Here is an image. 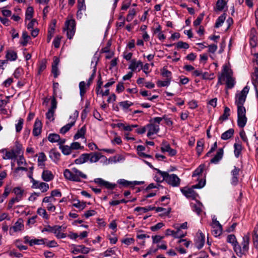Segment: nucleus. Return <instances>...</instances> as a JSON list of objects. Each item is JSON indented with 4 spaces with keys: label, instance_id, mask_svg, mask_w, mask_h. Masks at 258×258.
Masks as SVG:
<instances>
[{
    "label": "nucleus",
    "instance_id": "nucleus-1",
    "mask_svg": "<svg viewBox=\"0 0 258 258\" xmlns=\"http://www.w3.org/2000/svg\"><path fill=\"white\" fill-rule=\"evenodd\" d=\"M205 168V165H200L192 173V176L195 178V180L199 181L197 184L192 185L191 187H184L181 189L182 194H195L194 189L201 188L203 187L206 184V179L205 177H203L202 173Z\"/></svg>",
    "mask_w": 258,
    "mask_h": 258
},
{
    "label": "nucleus",
    "instance_id": "nucleus-2",
    "mask_svg": "<svg viewBox=\"0 0 258 258\" xmlns=\"http://www.w3.org/2000/svg\"><path fill=\"white\" fill-rule=\"evenodd\" d=\"M63 175L67 179L75 182L81 181L82 178H87L86 174L75 167L71 170L66 169L63 171Z\"/></svg>",
    "mask_w": 258,
    "mask_h": 258
},
{
    "label": "nucleus",
    "instance_id": "nucleus-3",
    "mask_svg": "<svg viewBox=\"0 0 258 258\" xmlns=\"http://www.w3.org/2000/svg\"><path fill=\"white\" fill-rule=\"evenodd\" d=\"M249 241L250 234L247 233L242 237V241L241 244V246L238 243L237 247L235 248L234 252L238 256L241 257L243 255H245L248 251Z\"/></svg>",
    "mask_w": 258,
    "mask_h": 258
},
{
    "label": "nucleus",
    "instance_id": "nucleus-4",
    "mask_svg": "<svg viewBox=\"0 0 258 258\" xmlns=\"http://www.w3.org/2000/svg\"><path fill=\"white\" fill-rule=\"evenodd\" d=\"M158 173L161 176V181L165 180L169 184L173 186H178L180 184V179L174 174H169L167 172L162 171L157 169Z\"/></svg>",
    "mask_w": 258,
    "mask_h": 258
},
{
    "label": "nucleus",
    "instance_id": "nucleus-5",
    "mask_svg": "<svg viewBox=\"0 0 258 258\" xmlns=\"http://www.w3.org/2000/svg\"><path fill=\"white\" fill-rule=\"evenodd\" d=\"M94 182L98 186V187L92 188L93 191L96 193L101 192V188L112 190L117 187V184L105 181L101 178L94 179Z\"/></svg>",
    "mask_w": 258,
    "mask_h": 258
},
{
    "label": "nucleus",
    "instance_id": "nucleus-6",
    "mask_svg": "<svg viewBox=\"0 0 258 258\" xmlns=\"http://www.w3.org/2000/svg\"><path fill=\"white\" fill-rule=\"evenodd\" d=\"M249 88L248 86H245L239 92L237 93L235 97V104L237 109H245L243 104L245 102L247 95L249 92Z\"/></svg>",
    "mask_w": 258,
    "mask_h": 258
},
{
    "label": "nucleus",
    "instance_id": "nucleus-7",
    "mask_svg": "<svg viewBox=\"0 0 258 258\" xmlns=\"http://www.w3.org/2000/svg\"><path fill=\"white\" fill-rule=\"evenodd\" d=\"M143 181H130L124 179H118L117 181V183L120 186V187H130L133 190H134L133 192L135 193H138L141 191V188L140 187H136V186L143 184Z\"/></svg>",
    "mask_w": 258,
    "mask_h": 258
},
{
    "label": "nucleus",
    "instance_id": "nucleus-8",
    "mask_svg": "<svg viewBox=\"0 0 258 258\" xmlns=\"http://www.w3.org/2000/svg\"><path fill=\"white\" fill-rule=\"evenodd\" d=\"M64 31H67L68 38L71 39L75 35L76 31V22L74 19L67 20L65 22Z\"/></svg>",
    "mask_w": 258,
    "mask_h": 258
},
{
    "label": "nucleus",
    "instance_id": "nucleus-9",
    "mask_svg": "<svg viewBox=\"0 0 258 258\" xmlns=\"http://www.w3.org/2000/svg\"><path fill=\"white\" fill-rule=\"evenodd\" d=\"M24 229V221L22 218H19L14 225L9 228L10 235H14L15 233L22 231Z\"/></svg>",
    "mask_w": 258,
    "mask_h": 258
},
{
    "label": "nucleus",
    "instance_id": "nucleus-10",
    "mask_svg": "<svg viewBox=\"0 0 258 258\" xmlns=\"http://www.w3.org/2000/svg\"><path fill=\"white\" fill-rule=\"evenodd\" d=\"M247 121L246 116V109H237V125L240 128H243Z\"/></svg>",
    "mask_w": 258,
    "mask_h": 258
},
{
    "label": "nucleus",
    "instance_id": "nucleus-11",
    "mask_svg": "<svg viewBox=\"0 0 258 258\" xmlns=\"http://www.w3.org/2000/svg\"><path fill=\"white\" fill-rule=\"evenodd\" d=\"M198 195H185L187 198H191L193 200L190 202V206L193 211L197 213L198 215H200L202 211V204L195 199Z\"/></svg>",
    "mask_w": 258,
    "mask_h": 258
},
{
    "label": "nucleus",
    "instance_id": "nucleus-12",
    "mask_svg": "<svg viewBox=\"0 0 258 258\" xmlns=\"http://www.w3.org/2000/svg\"><path fill=\"white\" fill-rule=\"evenodd\" d=\"M23 194L24 189L20 186L14 187L11 183L7 184L5 187L3 194Z\"/></svg>",
    "mask_w": 258,
    "mask_h": 258
},
{
    "label": "nucleus",
    "instance_id": "nucleus-13",
    "mask_svg": "<svg viewBox=\"0 0 258 258\" xmlns=\"http://www.w3.org/2000/svg\"><path fill=\"white\" fill-rule=\"evenodd\" d=\"M73 247L72 253L73 254H77L78 253H82L83 254L88 253L91 249L89 247H86L83 245H75L73 244Z\"/></svg>",
    "mask_w": 258,
    "mask_h": 258
},
{
    "label": "nucleus",
    "instance_id": "nucleus-14",
    "mask_svg": "<svg viewBox=\"0 0 258 258\" xmlns=\"http://www.w3.org/2000/svg\"><path fill=\"white\" fill-rule=\"evenodd\" d=\"M146 130H148L147 136L150 138H151L153 135L157 134L160 130L159 125H156V124L154 123H148L146 125Z\"/></svg>",
    "mask_w": 258,
    "mask_h": 258
},
{
    "label": "nucleus",
    "instance_id": "nucleus-15",
    "mask_svg": "<svg viewBox=\"0 0 258 258\" xmlns=\"http://www.w3.org/2000/svg\"><path fill=\"white\" fill-rule=\"evenodd\" d=\"M32 187L33 188H38L42 192H46L49 188V185L48 184L45 182H41L40 181L33 179Z\"/></svg>",
    "mask_w": 258,
    "mask_h": 258
},
{
    "label": "nucleus",
    "instance_id": "nucleus-16",
    "mask_svg": "<svg viewBox=\"0 0 258 258\" xmlns=\"http://www.w3.org/2000/svg\"><path fill=\"white\" fill-rule=\"evenodd\" d=\"M256 30L254 28H252L251 30L250 34L249 36V45L251 47V50L254 49L256 51V47L257 43V38L255 35Z\"/></svg>",
    "mask_w": 258,
    "mask_h": 258
},
{
    "label": "nucleus",
    "instance_id": "nucleus-17",
    "mask_svg": "<svg viewBox=\"0 0 258 258\" xmlns=\"http://www.w3.org/2000/svg\"><path fill=\"white\" fill-rule=\"evenodd\" d=\"M252 83L254 86L255 94L258 96V68L255 67L251 75Z\"/></svg>",
    "mask_w": 258,
    "mask_h": 258
},
{
    "label": "nucleus",
    "instance_id": "nucleus-18",
    "mask_svg": "<svg viewBox=\"0 0 258 258\" xmlns=\"http://www.w3.org/2000/svg\"><path fill=\"white\" fill-rule=\"evenodd\" d=\"M42 123L38 118L36 119L34 124L32 133L34 136L37 137L40 135L42 131Z\"/></svg>",
    "mask_w": 258,
    "mask_h": 258
},
{
    "label": "nucleus",
    "instance_id": "nucleus-19",
    "mask_svg": "<svg viewBox=\"0 0 258 258\" xmlns=\"http://www.w3.org/2000/svg\"><path fill=\"white\" fill-rule=\"evenodd\" d=\"M59 59L56 56H54L53 58V61L52 63V70L51 72L55 78H56L59 75V72L58 69V66L59 63Z\"/></svg>",
    "mask_w": 258,
    "mask_h": 258
},
{
    "label": "nucleus",
    "instance_id": "nucleus-20",
    "mask_svg": "<svg viewBox=\"0 0 258 258\" xmlns=\"http://www.w3.org/2000/svg\"><path fill=\"white\" fill-rule=\"evenodd\" d=\"M240 169L236 166L234 167V169L231 171L232 175L231 183L232 185H235L238 182V175L239 174Z\"/></svg>",
    "mask_w": 258,
    "mask_h": 258
},
{
    "label": "nucleus",
    "instance_id": "nucleus-21",
    "mask_svg": "<svg viewBox=\"0 0 258 258\" xmlns=\"http://www.w3.org/2000/svg\"><path fill=\"white\" fill-rule=\"evenodd\" d=\"M1 152L4 154V155L3 157V159H13L17 157V155L16 154V153H15L14 149L11 150V151H8L7 149H3Z\"/></svg>",
    "mask_w": 258,
    "mask_h": 258
},
{
    "label": "nucleus",
    "instance_id": "nucleus-22",
    "mask_svg": "<svg viewBox=\"0 0 258 258\" xmlns=\"http://www.w3.org/2000/svg\"><path fill=\"white\" fill-rule=\"evenodd\" d=\"M142 67L143 63L141 60L137 61L134 59L131 60L128 69L132 71H135L138 69V71H140L142 69Z\"/></svg>",
    "mask_w": 258,
    "mask_h": 258
},
{
    "label": "nucleus",
    "instance_id": "nucleus-23",
    "mask_svg": "<svg viewBox=\"0 0 258 258\" xmlns=\"http://www.w3.org/2000/svg\"><path fill=\"white\" fill-rule=\"evenodd\" d=\"M78 11L77 13V17L81 18L83 12H85L86 10V7L85 4V0H78L77 1Z\"/></svg>",
    "mask_w": 258,
    "mask_h": 258
},
{
    "label": "nucleus",
    "instance_id": "nucleus-24",
    "mask_svg": "<svg viewBox=\"0 0 258 258\" xmlns=\"http://www.w3.org/2000/svg\"><path fill=\"white\" fill-rule=\"evenodd\" d=\"M41 177L44 181L48 182L54 178V175L51 171L44 168L42 173Z\"/></svg>",
    "mask_w": 258,
    "mask_h": 258
},
{
    "label": "nucleus",
    "instance_id": "nucleus-25",
    "mask_svg": "<svg viewBox=\"0 0 258 258\" xmlns=\"http://www.w3.org/2000/svg\"><path fill=\"white\" fill-rule=\"evenodd\" d=\"M205 243V236L201 232L198 233V237L196 241V246L199 249L202 248Z\"/></svg>",
    "mask_w": 258,
    "mask_h": 258
},
{
    "label": "nucleus",
    "instance_id": "nucleus-26",
    "mask_svg": "<svg viewBox=\"0 0 258 258\" xmlns=\"http://www.w3.org/2000/svg\"><path fill=\"white\" fill-rule=\"evenodd\" d=\"M47 160L46 155L43 152H40L38 154L37 160L38 166L40 168L44 169L45 166V161Z\"/></svg>",
    "mask_w": 258,
    "mask_h": 258
},
{
    "label": "nucleus",
    "instance_id": "nucleus-27",
    "mask_svg": "<svg viewBox=\"0 0 258 258\" xmlns=\"http://www.w3.org/2000/svg\"><path fill=\"white\" fill-rule=\"evenodd\" d=\"M49 156L54 162L57 163L60 159V154L56 149H52L49 151Z\"/></svg>",
    "mask_w": 258,
    "mask_h": 258
},
{
    "label": "nucleus",
    "instance_id": "nucleus-28",
    "mask_svg": "<svg viewBox=\"0 0 258 258\" xmlns=\"http://www.w3.org/2000/svg\"><path fill=\"white\" fill-rule=\"evenodd\" d=\"M62 229L61 226L55 225L53 233L58 239L64 238L67 237L66 233L61 232Z\"/></svg>",
    "mask_w": 258,
    "mask_h": 258
},
{
    "label": "nucleus",
    "instance_id": "nucleus-29",
    "mask_svg": "<svg viewBox=\"0 0 258 258\" xmlns=\"http://www.w3.org/2000/svg\"><path fill=\"white\" fill-rule=\"evenodd\" d=\"M226 241L231 244L235 251V248L238 243L235 236L234 234L228 235L226 238Z\"/></svg>",
    "mask_w": 258,
    "mask_h": 258
},
{
    "label": "nucleus",
    "instance_id": "nucleus-30",
    "mask_svg": "<svg viewBox=\"0 0 258 258\" xmlns=\"http://www.w3.org/2000/svg\"><path fill=\"white\" fill-rule=\"evenodd\" d=\"M224 151L223 148H219L215 156L211 159V163L216 164L223 157Z\"/></svg>",
    "mask_w": 258,
    "mask_h": 258
},
{
    "label": "nucleus",
    "instance_id": "nucleus-31",
    "mask_svg": "<svg viewBox=\"0 0 258 258\" xmlns=\"http://www.w3.org/2000/svg\"><path fill=\"white\" fill-rule=\"evenodd\" d=\"M86 132V127L85 125L82 126L78 130L77 133L74 136V139L77 140L80 138L85 139V135Z\"/></svg>",
    "mask_w": 258,
    "mask_h": 258
},
{
    "label": "nucleus",
    "instance_id": "nucleus-32",
    "mask_svg": "<svg viewBox=\"0 0 258 258\" xmlns=\"http://www.w3.org/2000/svg\"><path fill=\"white\" fill-rule=\"evenodd\" d=\"M90 158V154L85 153L82 154L79 158L75 160V163L77 164H81L86 162Z\"/></svg>",
    "mask_w": 258,
    "mask_h": 258
},
{
    "label": "nucleus",
    "instance_id": "nucleus-33",
    "mask_svg": "<svg viewBox=\"0 0 258 258\" xmlns=\"http://www.w3.org/2000/svg\"><path fill=\"white\" fill-rule=\"evenodd\" d=\"M229 69L228 67L225 65L223 66L222 72L221 76H219L218 80V84H222V80L224 79L225 77H226L227 75H230Z\"/></svg>",
    "mask_w": 258,
    "mask_h": 258
},
{
    "label": "nucleus",
    "instance_id": "nucleus-34",
    "mask_svg": "<svg viewBox=\"0 0 258 258\" xmlns=\"http://www.w3.org/2000/svg\"><path fill=\"white\" fill-rule=\"evenodd\" d=\"M6 57L8 60L15 61L17 59L18 56L16 51L12 50L7 51Z\"/></svg>",
    "mask_w": 258,
    "mask_h": 258
},
{
    "label": "nucleus",
    "instance_id": "nucleus-35",
    "mask_svg": "<svg viewBox=\"0 0 258 258\" xmlns=\"http://www.w3.org/2000/svg\"><path fill=\"white\" fill-rule=\"evenodd\" d=\"M75 122L76 120L75 118H74L73 120L70 123L66 124L60 129V133L62 134H65L71 129L73 126L75 125Z\"/></svg>",
    "mask_w": 258,
    "mask_h": 258
},
{
    "label": "nucleus",
    "instance_id": "nucleus-36",
    "mask_svg": "<svg viewBox=\"0 0 258 258\" xmlns=\"http://www.w3.org/2000/svg\"><path fill=\"white\" fill-rule=\"evenodd\" d=\"M155 209L156 212H163L162 214H161V216H163V215H168L170 211H171V208H162V207H157V208H156V207H149V210H154Z\"/></svg>",
    "mask_w": 258,
    "mask_h": 258
},
{
    "label": "nucleus",
    "instance_id": "nucleus-37",
    "mask_svg": "<svg viewBox=\"0 0 258 258\" xmlns=\"http://www.w3.org/2000/svg\"><path fill=\"white\" fill-rule=\"evenodd\" d=\"M173 227L176 229V231H175L174 238H181L185 236V233H183L181 230L178 228V224H174Z\"/></svg>",
    "mask_w": 258,
    "mask_h": 258
},
{
    "label": "nucleus",
    "instance_id": "nucleus-38",
    "mask_svg": "<svg viewBox=\"0 0 258 258\" xmlns=\"http://www.w3.org/2000/svg\"><path fill=\"white\" fill-rule=\"evenodd\" d=\"M227 5L225 0H218L216 7L214 8L215 11H222L224 10L225 6Z\"/></svg>",
    "mask_w": 258,
    "mask_h": 258
},
{
    "label": "nucleus",
    "instance_id": "nucleus-39",
    "mask_svg": "<svg viewBox=\"0 0 258 258\" xmlns=\"http://www.w3.org/2000/svg\"><path fill=\"white\" fill-rule=\"evenodd\" d=\"M234 133V129L230 128L221 135V138L223 140H227L231 138L233 136Z\"/></svg>",
    "mask_w": 258,
    "mask_h": 258
},
{
    "label": "nucleus",
    "instance_id": "nucleus-40",
    "mask_svg": "<svg viewBox=\"0 0 258 258\" xmlns=\"http://www.w3.org/2000/svg\"><path fill=\"white\" fill-rule=\"evenodd\" d=\"M204 141L203 139H201L198 141L197 143L196 150L198 156H201L204 149Z\"/></svg>",
    "mask_w": 258,
    "mask_h": 258
},
{
    "label": "nucleus",
    "instance_id": "nucleus-41",
    "mask_svg": "<svg viewBox=\"0 0 258 258\" xmlns=\"http://www.w3.org/2000/svg\"><path fill=\"white\" fill-rule=\"evenodd\" d=\"M235 84L234 79L230 75H227L226 76V87L228 89L232 88Z\"/></svg>",
    "mask_w": 258,
    "mask_h": 258
},
{
    "label": "nucleus",
    "instance_id": "nucleus-42",
    "mask_svg": "<svg viewBox=\"0 0 258 258\" xmlns=\"http://www.w3.org/2000/svg\"><path fill=\"white\" fill-rule=\"evenodd\" d=\"M230 110L229 108H228L227 106L225 107L224 113L221 116H220L219 120L221 121V122H223V121L228 119V117L230 116Z\"/></svg>",
    "mask_w": 258,
    "mask_h": 258
},
{
    "label": "nucleus",
    "instance_id": "nucleus-43",
    "mask_svg": "<svg viewBox=\"0 0 258 258\" xmlns=\"http://www.w3.org/2000/svg\"><path fill=\"white\" fill-rule=\"evenodd\" d=\"M226 19V14L224 13L220 16H219L216 20L215 24V28H219L221 27L224 22Z\"/></svg>",
    "mask_w": 258,
    "mask_h": 258
},
{
    "label": "nucleus",
    "instance_id": "nucleus-44",
    "mask_svg": "<svg viewBox=\"0 0 258 258\" xmlns=\"http://www.w3.org/2000/svg\"><path fill=\"white\" fill-rule=\"evenodd\" d=\"M34 13V9L32 7H29L27 8L26 13H25V22L27 20H30L33 16Z\"/></svg>",
    "mask_w": 258,
    "mask_h": 258
},
{
    "label": "nucleus",
    "instance_id": "nucleus-45",
    "mask_svg": "<svg viewBox=\"0 0 258 258\" xmlns=\"http://www.w3.org/2000/svg\"><path fill=\"white\" fill-rule=\"evenodd\" d=\"M161 75L166 79H172V73L171 72L168 71L166 67L163 68V69L161 70Z\"/></svg>",
    "mask_w": 258,
    "mask_h": 258
},
{
    "label": "nucleus",
    "instance_id": "nucleus-46",
    "mask_svg": "<svg viewBox=\"0 0 258 258\" xmlns=\"http://www.w3.org/2000/svg\"><path fill=\"white\" fill-rule=\"evenodd\" d=\"M234 153L235 156L236 158L239 157L242 151V145L238 143H235L234 144Z\"/></svg>",
    "mask_w": 258,
    "mask_h": 258
},
{
    "label": "nucleus",
    "instance_id": "nucleus-47",
    "mask_svg": "<svg viewBox=\"0 0 258 258\" xmlns=\"http://www.w3.org/2000/svg\"><path fill=\"white\" fill-rule=\"evenodd\" d=\"M14 245L20 250H26L28 249V247L27 246L24 245L22 244V241L21 239H16L14 242Z\"/></svg>",
    "mask_w": 258,
    "mask_h": 258
},
{
    "label": "nucleus",
    "instance_id": "nucleus-48",
    "mask_svg": "<svg viewBox=\"0 0 258 258\" xmlns=\"http://www.w3.org/2000/svg\"><path fill=\"white\" fill-rule=\"evenodd\" d=\"M59 149L61 151L63 154L69 155L72 153V149L70 146L64 145L63 146H59Z\"/></svg>",
    "mask_w": 258,
    "mask_h": 258
},
{
    "label": "nucleus",
    "instance_id": "nucleus-49",
    "mask_svg": "<svg viewBox=\"0 0 258 258\" xmlns=\"http://www.w3.org/2000/svg\"><path fill=\"white\" fill-rule=\"evenodd\" d=\"M54 195L60 197L61 195H51L50 196L46 197L43 199V202L47 204L53 203L56 201Z\"/></svg>",
    "mask_w": 258,
    "mask_h": 258
},
{
    "label": "nucleus",
    "instance_id": "nucleus-50",
    "mask_svg": "<svg viewBox=\"0 0 258 258\" xmlns=\"http://www.w3.org/2000/svg\"><path fill=\"white\" fill-rule=\"evenodd\" d=\"M60 139V136L56 134H50L48 136V140L51 143L57 142Z\"/></svg>",
    "mask_w": 258,
    "mask_h": 258
},
{
    "label": "nucleus",
    "instance_id": "nucleus-51",
    "mask_svg": "<svg viewBox=\"0 0 258 258\" xmlns=\"http://www.w3.org/2000/svg\"><path fill=\"white\" fill-rule=\"evenodd\" d=\"M22 37L23 39V41L21 42V44L23 46H26L28 41L30 39V36L28 34L26 31H23L22 33Z\"/></svg>",
    "mask_w": 258,
    "mask_h": 258
},
{
    "label": "nucleus",
    "instance_id": "nucleus-52",
    "mask_svg": "<svg viewBox=\"0 0 258 258\" xmlns=\"http://www.w3.org/2000/svg\"><path fill=\"white\" fill-rule=\"evenodd\" d=\"M171 80L170 79H166L164 81H158L157 85L159 87H168L170 85Z\"/></svg>",
    "mask_w": 258,
    "mask_h": 258
},
{
    "label": "nucleus",
    "instance_id": "nucleus-53",
    "mask_svg": "<svg viewBox=\"0 0 258 258\" xmlns=\"http://www.w3.org/2000/svg\"><path fill=\"white\" fill-rule=\"evenodd\" d=\"M212 233L215 236L217 237L220 236L222 232V226H217L212 227Z\"/></svg>",
    "mask_w": 258,
    "mask_h": 258
},
{
    "label": "nucleus",
    "instance_id": "nucleus-54",
    "mask_svg": "<svg viewBox=\"0 0 258 258\" xmlns=\"http://www.w3.org/2000/svg\"><path fill=\"white\" fill-rule=\"evenodd\" d=\"M80 94L83 96L86 92V84L84 81H81L79 83Z\"/></svg>",
    "mask_w": 258,
    "mask_h": 258
},
{
    "label": "nucleus",
    "instance_id": "nucleus-55",
    "mask_svg": "<svg viewBox=\"0 0 258 258\" xmlns=\"http://www.w3.org/2000/svg\"><path fill=\"white\" fill-rule=\"evenodd\" d=\"M119 105L120 107H121L123 108V109L126 110L130 106L133 105V103L129 101H124L119 102Z\"/></svg>",
    "mask_w": 258,
    "mask_h": 258
},
{
    "label": "nucleus",
    "instance_id": "nucleus-56",
    "mask_svg": "<svg viewBox=\"0 0 258 258\" xmlns=\"http://www.w3.org/2000/svg\"><path fill=\"white\" fill-rule=\"evenodd\" d=\"M15 150H14L15 153L18 156L22 153V145L19 142L16 141L15 143Z\"/></svg>",
    "mask_w": 258,
    "mask_h": 258
},
{
    "label": "nucleus",
    "instance_id": "nucleus-57",
    "mask_svg": "<svg viewBox=\"0 0 258 258\" xmlns=\"http://www.w3.org/2000/svg\"><path fill=\"white\" fill-rule=\"evenodd\" d=\"M22 195H18L15 198H12L9 203V208H11L15 203L19 202L22 199Z\"/></svg>",
    "mask_w": 258,
    "mask_h": 258
},
{
    "label": "nucleus",
    "instance_id": "nucleus-58",
    "mask_svg": "<svg viewBox=\"0 0 258 258\" xmlns=\"http://www.w3.org/2000/svg\"><path fill=\"white\" fill-rule=\"evenodd\" d=\"M23 123L24 119L21 118H19L18 123L15 124L16 131L17 133H20L21 131L23 128Z\"/></svg>",
    "mask_w": 258,
    "mask_h": 258
},
{
    "label": "nucleus",
    "instance_id": "nucleus-59",
    "mask_svg": "<svg viewBox=\"0 0 258 258\" xmlns=\"http://www.w3.org/2000/svg\"><path fill=\"white\" fill-rule=\"evenodd\" d=\"M136 13V12L135 9H133L132 10H130L128 12V14H127V15L126 16V20L127 22L131 21L133 19L134 16H135Z\"/></svg>",
    "mask_w": 258,
    "mask_h": 258
},
{
    "label": "nucleus",
    "instance_id": "nucleus-60",
    "mask_svg": "<svg viewBox=\"0 0 258 258\" xmlns=\"http://www.w3.org/2000/svg\"><path fill=\"white\" fill-rule=\"evenodd\" d=\"M100 154L98 153H95L91 155V157L90 156L89 160L91 162H96L100 159Z\"/></svg>",
    "mask_w": 258,
    "mask_h": 258
},
{
    "label": "nucleus",
    "instance_id": "nucleus-61",
    "mask_svg": "<svg viewBox=\"0 0 258 258\" xmlns=\"http://www.w3.org/2000/svg\"><path fill=\"white\" fill-rule=\"evenodd\" d=\"M204 14H201L193 23L194 26L196 27L200 25L202 20H203Z\"/></svg>",
    "mask_w": 258,
    "mask_h": 258
},
{
    "label": "nucleus",
    "instance_id": "nucleus-62",
    "mask_svg": "<svg viewBox=\"0 0 258 258\" xmlns=\"http://www.w3.org/2000/svg\"><path fill=\"white\" fill-rule=\"evenodd\" d=\"M85 203L81 202L79 201H74L73 204V206L79 209L80 210H83L85 207Z\"/></svg>",
    "mask_w": 258,
    "mask_h": 258
},
{
    "label": "nucleus",
    "instance_id": "nucleus-63",
    "mask_svg": "<svg viewBox=\"0 0 258 258\" xmlns=\"http://www.w3.org/2000/svg\"><path fill=\"white\" fill-rule=\"evenodd\" d=\"M37 214L42 216L43 218L45 219H48L49 217L47 214L46 211L43 208H39L37 210Z\"/></svg>",
    "mask_w": 258,
    "mask_h": 258
},
{
    "label": "nucleus",
    "instance_id": "nucleus-64",
    "mask_svg": "<svg viewBox=\"0 0 258 258\" xmlns=\"http://www.w3.org/2000/svg\"><path fill=\"white\" fill-rule=\"evenodd\" d=\"M189 46L187 43L184 42L183 41H179L176 43V47L178 49L183 48L187 49L189 48Z\"/></svg>",
    "mask_w": 258,
    "mask_h": 258
}]
</instances>
